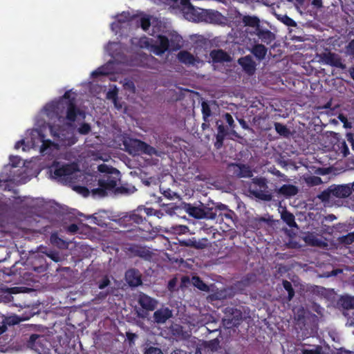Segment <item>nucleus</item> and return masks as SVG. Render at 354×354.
I'll list each match as a JSON object with an SVG mask.
<instances>
[{
  "instance_id": "nucleus-1",
  "label": "nucleus",
  "mask_w": 354,
  "mask_h": 354,
  "mask_svg": "<svg viewBox=\"0 0 354 354\" xmlns=\"http://www.w3.org/2000/svg\"><path fill=\"white\" fill-rule=\"evenodd\" d=\"M156 216L160 218L163 213L160 210H156L151 207H145V206H139L136 209L133 210L129 216H125L122 218L117 219L112 213L106 210H100L93 214L92 216H85L83 214L73 210L67 214L64 218L68 221H83L85 219L92 218L94 221H146L147 218L150 216Z\"/></svg>"
},
{
  "instance_id": "nucleus-2",
  "label": "nucleus",
  "mask_w": 354,
  "mask_h": 354,
  "mask_svg": "<svg viewBox=\"0 0 354 354\" xmlns=\"http://www.w3.org/2000/svg\"><path fill=\"white\" fill-rule=\"evenodd\" d=\"M181 9L184 17L189 21L194 22L212 23L218 15V12L195 8L190 0H181Z\"/></svg>"
},
{
  "instance_id": "nucleus-3",
  "label": "nucleus",
  "mask_w": 354,
  "mask_h": 354,
  "mask_svg": "<svg viewBox=\"0 0 354 354\" xmlns=\"http://www.w3.org/2000/svg\"><path fill=\"white\" fill-rule=\"evenodd\" d=\"M53 106L57 109H59V106L66 108V120L70 122H75L78 116L82 120L85 119V112L77 107L76 97L72 96L71 91H66L61 100Z\"/></svg>"
},
{
  "instance_id": "nucleus-4",
  "label": "nucleus",
  "mask_w": 354,
  "mask_h": 354,
  "mask_svg": "<svg viewBox=\"0 0 354 354\" xmlns=\"http://www.w3.org/2000/svg\"><path fill=\"white\" fill-rule=\"evenodd\" d=\"M268 188L267 180L265 178H255L253 179V185L250 187V192L259 199L270 201L272 196L268 191Z\"/></svg>"
},
{
  "instance_id": "nucleus-5",
  "label": "nucleus",
  "mask_w": 354,
  "mask_h": 354,
  "mask_svg": "<svg viewBox=\"0 0 354 354\" xmlns=\"http://www.w3.org/2000/svg\"><path fill=\"white\" fill-rule=\"evenodd\" d=\"M77 167L75 164H63L54 161L51 167L50 172L53 173L54 178L58 180H68V178L77 171Z\"/></svg>"
},
{
  "instance_id": "nucleus-6",
  "label": "nucleus",
  "mask_w": 354,
  "mask_h": 354,
  "mask_svg": "<svg viewBox=\"0 0 354 354\" xmlns=\"http://www.w3.org/2000/svg\"><path fill=\"white\" fill-rule=\"evenodd\" d=\"M243 314L240 310L227 308L225 310V316L223 318V325L226 328H232L238 326L243 321Z\"/></svg>"
},
{
  "instance_id": "nucleus-7",
  "label": "nucleus",
  "mask_w": 354,
  "mask_h": 354,
  "mask_svg": "<svg viewBox=\"0 0 354 354\" xmlns=\"http://www.w3.org/2000/svg\"><path fill=\"white\" fill-rule=\"evenodd\" d=\"M209 214V219H216L217 221H223L224 219L233 221V216L235 215L234 212L230 209L227 205L219 204L215 207H210Z\"/></svg>"
},
{
  "instance_id": "nucleus-8",
  "label": "nucleus",
  "mask_w": 354,
  "mask_h": 354,
  "mask_svg": "<svg viewBox=\"0 0 354 354\" xmlns=\"http://www.w3.org/2000/svg\"><path fill=\"white\" fill-rule=\"evenodd\" d=\"M209 214V219H216L217 221H223L224 219L233 221V216L235 215L234 212L230 209L227 205L219 204L215 207H210Z\"/></svg>"
},
{
  "instance_id": "nucleus-9",
  "label": "nucleus",
  "mask_w": 354,
  "mask_h": 354,
  "mask_svg": "<svg viewBox=\"0 0 354 354\" xmlns=\"http://www.w3.org/2000/svg\"><path fill=\"white\" fill-rule=\"evenodd\" d=\"M184 209L190 216L196 219H209V214L212 211L210 207L203 203H201L198 206H194L191 203H184Z\"/></svg>"
},
{
  "instance_id": "nucleus-10",
  "label": "nucleus",
  "mask_w": 354,
  "mask_h": 354,
  "mask_svg": "<svg viewBox=\"0 0 354 354\" xmlns=\"http://www.w3.org/2000/svg\"><path fill=\"white\" fill-rule=\"evenodd\" d=\"M167 51H169V38L165 35H158L156 39H154L152 52L160 56Z\"/></svg>"
},
{
  "instance_id": "nucleus-11",
  "label": "nucleus",
  "mask_w": 354,
  "mask_h": 354,
  "mask_svg": "<svg viewBox=\"0 0 354 354\" xmlns=\"http://www.w3.org/2000/svg\"><path fill=\"white\" fill-rule=\"evenodd\" d=\"M320 58L325 64L341 69L346 68V65L342 63L341 57L337 54L331 52L323 53L320 55Z\"/></svg>"
},
{
  "instance_id": "nucleus-12",
  "label": "nucleus",
  "mask_w": 354,
  "mask_h": 354,
  "mask_svg": "<svg viewBox=\"0 0 354 354\" xmlns=\"http://www.w3.org/2000/svg\"><path fill=\"white\" fill-rule=\"evenodd\" d=\"M130 153H133L135 155L140 153L151 154L153 148L147 144L146 142L140 140H133L131 142Z\"/></svg>"
},
{
  "instance_id": "nucleus-13",
  "label": "nucleus",
  "mask_w": 354,
  "mask_h": 354,
  "mask_svg": "<svg viewBox=\"0 0 354 354\" xmlns=\"http://www.w3.org/2000/svg\"><path fill=\"white\" fill-rule=\"evenodd\" d=\"M173 317V311L169 308H161L153 313L154 322L165 324L167 319Z\"/></svg>"
},
{
  "instance_id": "nucleus-14",
  "label": "nucleus",
  "mask_w": 354,
  "mask_h": 354,
  "mask_svg": "<svg viewBox=\"0 0 354 354\" xmlns=\"http://www.w3.org/2000/svg\"><path fill=\"white\" fill-rule=\"evenodd\" d=\"M238 63L241 66L243 70L249 75H252L256 71V63L250 55L241 57Z\"/></svg>"
},
{
  "instance_id": "nucleus-15",
  "label": "nucleus",
  "mask_w": 354,
  "mask_h": 354,
  "mask_svg": "<svg viewBox=\"0 0 354 354\" xmlns=\"http://www.w3.org/2000/svg\"><path fill=\"white\" fill-rule=\"evenodd\" d=\"M333 198H346L351 194V188L346 185H333L330 186Z\"/></svg>"
},
{
  "instance_id": "nucleus-16",
  "label": "nucleus",
  "mask_w": 354,
  "mask_h": 354,
  "mask_svg": "<svg viewBox=\"0 0 354 354\" xmlns=\"http://www.w3.org/2000/svg\"><path fill=\"white\" fill-rule=\"evenodd\" d=\"M138 301L143 309L149 311L153 310L158 304L156 299L143 293L139 295Z\"/></svg>"
},
{
  "instance_id": "nucleus-17",
  "label": "nucleus",
  "mask_w": 354,
  "mask_h": 354,
  "mask_svg": "<svg viewBox=\"0 0 354 354\" xmlns=\"http://www.w3.org/2000/svg\"><path fill=\"white\" fill-rule=\"evenodd\" d=\"M337 304L343 311L351 312V310L354 309V297L343 295L338 299Z\"/></svg>"
},
{
  "instance_id": "nucleus-18",
  "label": "nucleus",
  "mask_w": 354,
  "mask_h": 354,
  "mask_svg": "<svg viewBox=\"0 0 354 354\" xmlns=\"http://www.w3.org/2000/svg\"><path fill=\"white\" fill-rule=\"evenodd\" d=\"M13 213V205L10 202L3 201L0 198V221H4Z\"/></svg>"
},
{
  "instance_id": "nucleus-19",
  "label": "nucleus",
  "mask_w": 354,
  "mask_h": 354,
  "mask_svg": "<svg viewBox=\"0 0 354 354\" xmlns=\"http://www.w3.org/2000/svg\"><path fill=\"white\" fill-rule=\"evenodd\" d=\"M125 278L130 286L136 287L142 284V280L138 271L131 269L126 272Z\"/></svg>"
},
{
  "instance_id": "nucleus-20",
  "label": "nucleus",
  "mask_w": 354,
  "mask_h": 354,
  "mask_svg": "<svg viewBox=\"0 0 354 354\" xmlns=\"http://www.w3.org/2000/svg\"><path fill=\"white\" fill-rule=\"evenodd\" d=\"M210 57L214 63H223L230 61V56L223 50H213L210 52Z\"/></svg>"
},
{
  "instance_id": "nucleus-21",
  "label": "nucleus",
  "mask_w": 354,
  "mask_h": 354,
  "mask_svg": "<svg viewBox=\"0 0 354 354\" xmlns=\"http://www.w3.org/2000/svg\"><path fill=\"white\" fill-rule=\"evenodd\" d=\"M299 192L298 187L293 185H283L277 190V194L283 196L286 198L294 196L297 194Z\"/></svg>"
},
{
  "instance_id": "nucleus-22",
  "label": "nucleus",
  "mask_w": 354,
  "mask_h": 354,
  "mask_svg": "<svg viewBox=\"0 0 354 354\" xmlns=\"http://www.w3.org/2000/svg\"><path fill=\"white\" fill-rule=\"evenodd\" d=\"M118 180V177L108 175L106 178L100 179L98 180V185L100 187H105L107 190H111L113 189H115Z\"/></svg>"
},
{
  "instance_id": "nucleus-23",
  "label": "nucleus",
  "mask_w": 354,
  "mask_h": 354,
  "mask_svg": "<svg viewBox=\"0 0 354 354\" xmlns=\"http://www.w3.org/2000/svg\"><path fill=\"white\" fill-rule=\"evenodd\" d=\"M41 337H43L37 334L32 335L27 342V347L35 351H40L43 347L40 340Z\"/></svg>"
},
{
  "instance_id": "nucleus-24",
  "label": "nucleus",
  "mask_w": 354,
  "mask_h": 354,
  "mask_svg": "<svg viewBox=\"0 0 354 354\" xmlns=\"http://www.w3.org/2000/svg\"><path fill=\"white\" fill-rule=\"evenodd\" d=\"M183 38L178 34H172L170 35L169 41V51H176L182 46Z\"/></svg>"
},
{
  "instance_id": "nucleus-25",
  "label": "nucleus",
  "mask_w": 354,
  "mask_h": 354,
  "mask_svg": "<svg viewBox=\"0 0 354 354\" xmlns=\"http://www.w3.org/2000/svg\"><path fill=\"white\" fill-rule=\"evenodd\" d=\"M178 60L185 64H194L196 61V57L189 52L183 50L178 54Z\"/></svg>"
},
{
  "instance_id": "nucleus-26",
  "label": "nucleus",
  "mask_w": 354,
  "mask_h": 354,
  "mask_svg": "<svg viewBox=\"0 0 354 354\" xmlns=\"http://www.w3.org/2000/svg\"><path fill=\"white\" fill-rule=\"evenodd\" d=\"M267 51V48L263 44H256L252 47L251 50V53L259 60H262L265 58Z\"/></svg>"
},
{
  "instance_id": "nucleus-27",
  "label": "nucleus",
  "mask_w": 354,
  "mask_h": 354,
  "mask_svg": "<svg viewBox=\"0 0 354 354\" xmlns=\"http://www.w3.org/2000/svg\"><path fill=\"white\" fill-rule=\"evenodd\" d=\"M256 281V275L250 273L243 277L241 280L237 282L236 286L238 288L243 289L247 286H250Z\"/></svg>"
},
{
  "instance_id": "nucleus-28",
  "label": "nucleus",
  "mask_w": 354,
  "mask_h": 354,
  "mask_svg": "<svg viewBox=\"0 0 354 354\" xmlns=\"http://www.w3.org/2000/svg\"><path fill=\"white\" fill-rule=\"evenodd\" d=\"M245 26L259 28L260 20L256 16L245 15L242 18Z\"/></svg>"
},
{
  "instance_id": "nucleus-29",
  "label": "nucleus",
  "mask_w": 354,
  "mask_h": 354,
  "mask_svg": "<svg viewBox=\"0 0 354 354\" xmlns=\"http://www.w3.org/2000/svg\"><path fill=\"white\" fill-rule=\"evenodd\" d=\"M237 170L235 173L239 177L250 178L252 176V172L249 166L243 164H236Z\"/></svg>"
},
{
  "instance_id": "nucleus-30",
  "label": "nucleus",
  "mask_w": 354,
  "mask_h": 354,
  "mask_svg": "<svg viewBox=\"0 0 354 354\" xmlns=\"http://www.w3.org/2000/svg\"><path fill=\"white\" fill-rule=\"evenodd\" d=\"M257 36L264 43L270 44L274 39V35L268 30L257 29Z\"/></svg>"
},
{
  "instance_id": "nucleus-31",
  "label": "nucleus",
  "mask_w": 354,
  "mask_h": 354,
  "mask_svg": "<svg viewBox=\"0 0 354 354\" xmlns=\"http://www.w3.org/2000/svg\"><path fill=\"white\" fill-rule=\"evenodd\" d=\"M50 243L59 249H67L68 243L59 238L56 233L51 234L50 238Z\"/></svg>"
},
{
  "instance_id": "nucleus-32",
  "label": "nucleus",
  "mask_w": 354,
  "mask_h": 354,
  "mask_svg": "<svg viewBox=\"0 0 354 354\" xmlns=\"http://www.w3.org/2000/svg\"><path fill=\"white\" fill-rule=\"evenodd\" d=\"M40 136L41 137V142L42 145L40 147V152L43 155L48 154L50 153L49 151L53 146H55V143L51 141L50 140H44V136L42 134H40Z\"/></svg>"
},
{
  "instance_id": "nucleus-33",
  "label": "nucleus",
  "mask_w": 354,
  "mask_h": 354,
  "mask_svg": "<svg viewBox=\"0 0 354 354\" xmlns=\"http://www.w3.org/2000/svg\"><path fill=\"white\" fill-rule=\"evenodd\" d=\"M274 126L277 133L281 136L288 138L290 135V131L286 125L280 122H274Z\"/></svg>"
},
{
  "instance_id": "nucleus-34",
  "label": "nucleus",
  "mask_w": 354,
  "mask_h": 354,
  "mask_svg": "<svg viewBox=\"0 0 354 354\" xmlns=\"http://www.w3.org/2000/svg\"><path fill=\"white\" fill-rule=\"evenodd\" d=\"M153 41V39L144 36L139 39L138 44L140 48H150L152 52Z\"/></svg>"
},
{
  "instance_id": "nucleus-35",
  "label": "nucleus",
  "mask_w": 354,
  "mask_h": 354,
  "mask_svg": "<svg viewBox=\"0 0 354 354\" xmlns=\"http://www.w3.org/2000/svg\"><path fill=\"white\" fill-rule=\"evenodd\" d=\"M191 283L201 290L209 291V287L198 277H193L191 279Z\"/></svg>"
},
{
  "instance_id": "nucleus-36",
  "label": "nucleus",
  "mask_w": 354,
  "mask_h": 354,
  "mask_svg": "<svg viewBox=\"0 0 354 354\" xmlns=\"http://www.w3.org/2000/svg\"><path fill=\"white\" fill-rule=\"evenodd\" d=\"M318 198L322 201V202H329L330 201L333 200V196L332 194V189L330 186L322 192L319 195Z\"/></svg>"
},
{
  "instance_id": "nucleus-37",
  "label": "nucleus",
  "mask_w": 354,
  "mask_h": 354,
  "mask_svg": "<svg viewBox=\"0 0 354 354\" xmlns=\"http://www.w3.org/2000/svg\"><path fill=\"white\" fill-rule=\"evenodd\" d=\"M202 114H203V118L205 122L209 121V118L212 115V111L209 105L207 102H202Z\"/></svg>"
},
{
  "instance_id": "nucleus-38",
  "label": "nucleus",
  "mask_w": 354,
  "mask_h": 354,
  "mask_svg": "<svg viewBox=\"0 0 354 354\" xmlns=\"http://www.w3.org/2000/svg\"><path fill=\"white\" fill-rule=\"evenodd\" d=\"M143 354H164L161 348L146 344Z\"/></svg>"
},
{
  "instance_id": "nucleus-39",
  "label": "nucleus",
  "mask_w": 354,
  "mask_h": 354,
  "mask_svg": "<svg viewBox=\"0 0 354 354\" xmlns=\"http://www.w3.org/2000/svg\"><path fill=\"white\" fill-rule=\"evenodd\" d=\"M219 344L220 341L217 338H215L210 341L206 342L205 343V347L209 348L212 351H216L220 347Z\"/></svg>"
},
{
  "instance_id": "nucleus-40",
  "label": "nucleus",
  "mask_w": 354,
  "mask_h": 354,
  "mask_svg": "<svg viewBox=\"0 0 354 354\" xmlns=\"http://www.w3.org/2000/svg\"><path fill=\"white\" fill-rule=\"evenodd\" d=\"M139 24L142 29L147 31L151 26V18L149 16L142 17L139 20Z\"/></svg>"
},
{
  "instance_id": "nucleus-41",
  "label": "nucleus",
  "mask_w": 354,
  "mask_h": 354,
  "mask_svg": "<svg viewBox=\"0 0 354 354\" xmlns=\"http://www.w3.org/2000/svg\"><path fill=\"white\" fill-rule=\"evenodd\" d=\"M305 241L314 246H321L322 244V241L316 239L313 234H308L305 237Z\"/></svg>"
},
{
  "instance_id": "nucleus-42",
  "label": "nucleus",
  "mask_w": 354,
  "mask_h": 354,
  "mask_svg": "<svg viewBox=\"0 0 354 354\" xmlns=\"http://www.w3.org/2000/svg\"><path fill=\"white\" fill-rule=\"evenodd\" d=\"M283 286L288 292V300H291L295 295V291L292 284L287 280L283 281Z\"/></svg>"
},
{
  "instance_id": "nucleus-43",
  "label": "nucleus",
  "mask_w": 354,
  "mask_h": 354,
  "mask_svg": "<svg viewBox=\"0 0 354 354\" xmlns=\"http://www.w3.org/2000/svg\"><path fill=\"white\" fill-rule=\"evenodd\" d=\"M21 320V319L18 316L13 315V316L6 317L3 319V322L7 325L13 326V325L19 324Z\"/></svg>"
},
{
  "instance_id": "nucleus-44",
  "label": "nucleus",
  "mask_w": 354,
  "mask_h": 354,
  "mask_svg": "<svg viewBox=\"0 0 354 354\" xmlns=\"http://www.w3.org/2000/svg\"><path fill=\"white\" fill-rule=\"evenodd\" d=\"M91 130V125L86 122L80 124V126L77 129L78 133L82 135L88 134L90 133Z\"/></svg>"
},
{
  "instance_id": "nucleus-45",
  "label": "nucleus",
  "mask_w": 354,
  "mask_h": 354,
  "mask_svg": "<svg viewBox=\"0 0 354 354\" xmlns=\"http://www.w3.org/2000/svg\"><path fill=\"white\" fill-rule=\"evenodd\" d=\"M342 313L343 315L347 318L346 324L349 326L354 327V311H342Z\"/></svg>"
},
{
  "instance_id": "nucleus-46",
  "label": "nucleus",
  "mask_w": 354,
  "mask_h": 354,
  "mask_svg": "<svg viewBox=\"0 0 354 354\" xmlns=\"http://www.w3.org/2000/svg\"><path fill=\"white\" fill-rule=\"evenodd\" d=\"M340 241L342 243L349 245L354 242V232L349 233L346 236H343L340 238Z\"/></svg>"
},
{
  "instance_id": "nucleus-47",
  "label": "nucleus",
  "mask_w": 354,
  "mask_h": 354,
  "mask_svg": "<svg viewBox=\"0 0 354 354\" xmlns=\"http://www.w3.org/2000/svg\"><path fill=\"white\" fill-rule=\"evenodd\" d=\"M107 189L105 187H100L92 189L93 195H97L100 197H104L107 195Z\"/></svg>"
},
{
  "instance_id": "nucleus-48",
  "label": "nucleus",
  "mask_w": 354,
  "mask_h": 354,
  "mask_svg": "<svg viewBox=\"0 0 354 354\" xmlns=\"http://www.w3.org/2000/svg\"><path fill=\"white\" fill-rule=\"evenodd\" d=\"M322 351V347L320 346H317L312 349H303L301 351L303 354H321Z\"/></svg>"
},
{
  "instance_id": "nucleus-49",
  "label": "nucleus",
  "mask_w": 354,
  "mask_h": 354,
  "mask_svg": "<svg viewBox=\"0 0 354 354\" xmlns=\"http://www.w3.org/2000/svg\"><path fill=\"white\" fill-rule=\"evenodd\" d=\"M106 97L109 100H111L113 102H115L118 100V90L117 88H114L112 90H109L107 92Z\"/></svg>"
},
{
  "instance_id": "nucleus-50",
  "label": "nucleus",
  "mask_w": 354,
  "mask_h": 354,
  "mask_svg": "<svg viewBox=\"0 0 354 354\" xmlns=\"http://www.w3.org/2000/svg\"><path fill=\"white\" fill-rule=\"evenodd\" d=\"M225 136L223 135L216 134V142H214V147L216 149H219L223 145V140Z\"/></svg>"
},
{
  "instance_id": "nucleus-51",
  "label": "nucleus",
  "mask_w": 354,
  "mask_h": 354,
  "mask_svg": "<svg viewBox=\"0 0 354 354\" xmlns=\"http://www.w3.org/2000/svg\"><path fill=\"white\" fill-rule=\"evenodd\" d=\"M322 179L319 176H311L308 178L307 183L310 185H318L322 183Z\"/></svg>"
},
{
  "instance_id": "nucleus-52",
  "label": "nucleus",
  "mask_w": 354,
  "mask_h": 354,
  "mask_svg": "<svg viewBox=\"0 0 354 354\" xmlns=\"http://www.w3.org/2000/svg\"><path fill=\"white\" fill-rule=\"evenodd\" d=\"M282 22L288 26H295L296 22L287 15H284L281 19Z\"/></svg>"
},
{
  "instance_id": "nucleus-53",
  "label": "nucleus",
  "mask_w": 354,
  "mask_h": 354,
  "mask_svg": "<svg viewBox=\"0 0 354 354\" xmlns=\"http://www.w3.org/2000/svg\"><path fill=\"white\" fill-rule=\"evenodd\" d=\"M21 160L19 156H10V164L13 167H19L21 163Z\"/></svg>"
},
{
  "instance_id": "nucleus-54",
  "label": "nucleus",
  "mask_w": 354,
  "mask_h": 354,
  "mask_svg": "<svg viewBox=\"0 0 354 354\" xmlns=\"http://www.w3.org/2000/svg\"><path fill=\"white\" fill-rule=\"evenodd\" d=\"M47 257L50 258L55 262H59L61 260L60 256L58 252H44Z\"/></svg>"
},
{
  "instance_id": "nucleus-55",
  "label": "nucleus",
  "mask_w": 354,
  "mask_h": 354,
  "mask_svg": "<svg viewBox=\"0 0 354 354\" xmlns=\"http://www.w3.org/2000/svg\"><path fill=\"white\" fill-rule=\"evenodd\" d=\"M135 314L137 315L138 317L145 319L147 317L148 313L147 311L139 308L138 307H136L134 308Z\"/></svg>"
},
{
  "instance_id": "nucleus-56",
  "label": "nucleus",
  "mask_w": 354,
  "mask_h": 354,
  "mask_svg": "<svg viewBox=\"0 0 354 354\" xmlns=\"http://www.w3.org/2000/svg\"><path fill=\"white\" fill-rule=\"evenodd\" d=\"M223 118H224L225 120L226 121V122L230 126V127H231V128L234 127V119L230 113H225L223 115Z\"/></svg>"
},
{
  "instance_id": "nucleus-57",
  "label": "nucleus",
  "mask_w": 354,
  "mask_h": 354,
  "mask_svg": "<svg viewBox=\"0 0 354 354\" xmlns=\"http://www.w3.org/2000/svg\"><path fill=\"white\" fill-rule=\"evenodd\" d=\"M177 282H178V279L177 278L174 277L173 279H171L169 283H168V286H167V288H168V290L170 291V292H173L174 290H175V288L176 286V284H177Z\"/></svg>"
},
{
  "instance_id": "nucleus-58",
  "label": "nucleus",
  "mask_w": 354,
  "mask_h": 354,
  "mask_svg": "<svg viewBox=\"0 0 354 354\" xmlns=\"http://www.w3.org/2000/svg\"><path fill=\"white\" fill-rule=\"evenodd\" d=\"M342 272H343V270L342 269H335V270H333L330 272L324 273L323 274V276L325 277H329L336 276L338 274H340V273H342Z\"/></svg>"
},
{
  "instance_id": "nucleus-59",
  "label": "nucleus",
  "mask_w": 354,
  "mask_h": 354,
  "mask_svg": "<svg viewBox=\"0 0 354 354\" xmlns=\"http://www.w3.org/2000/svg\"><path fill=\"white\" fill-rule=\"evenodd\" d=\"M80 229V226H78L77 225H76L75 223H73L67 227V231L72 234H75V233L78 232Z\"/></svg>"
},
{
  "instance_id": "nucleus-60",
  "label": "nucleus",
  "mask_w": 354,
  "mask_h": 354,
  "mask_svg": "<svg viewBox=\"0 0 354 354\" xmlns=\"http://www.w3.org/2000/svg\"><path fill=\"white\" fill-rule=\"evenodd\" d=\"M281 218L283 221H295V216L291 213L282 214Z\"/></svg>"
},
{
  "instance_id": "nucleus-61",
  "label": "nucleus",
  "mask_w": 354,
  "mask_h": 354,
  "mask_svg": "<svg viewBox=\"0 0 354 354\" xmlns=\"http://www.w3.org/2000/svg\"><path fill=\"white\" fill-rule=\"evenodd\" d=\"M180 1L181 0H166L167 3L170 5L171 6L181 8Z\"/></svg>"
},
{
  "instance_id": "nucleus-62",
  "label": "nucleus",
  "mask_w": 354,
  "mask_h": 354,
  "mask_svg": "<svg viewBox=\"0 0 354 354\" xmlns=\"http://www.w3.org/2000/svg\"><path fill=\"white\" fill-rule=\"evenodd\" d=\"M218 124V135H223V136H226L227 134V129L223 124Z\"/></svg>"
},
{
  "instance_id": "nucleus-63",
  "label": "nucleus",
  "mask_w": 354,
  "mask_h": 354,
  "mask_svg": "<svg viewBox=\"0 0 354 354\" xmlns=\"http://www.w3.org/2000/svg\"><path fill=\"white\" fill-rule=\"evenodd\" d=\"M110 284V280L107 277H104L99 283V288L103 289Z\"/></svg>"
},
{
  "instance_id": "nucleus-64",
  "label": "nucleus",
  "mask_w": 354,
  "mask_h": 354,
  "mask_svg": "<svg viewBox=\"0 0 354 354\" xmlns=\"http://www.w3.org/2000/svg\"><path fill=\"white\" fill-rule=\"evenodd\" d=\"M170 354H192L191 353L187 352L180 348H176L171 352Z\"/></svg>"
}]
</instances>
